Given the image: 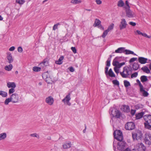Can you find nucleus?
<instances>
[{
    "instance_id": "nucleus-10",
    "label": "nucleus",
    "mask_w": 151,
    "mask_h": 151,
    "mask_svg": "<svg viewBox=\"0 0 151 151\" xmlns=\"http://www.w3.org/2000/svg\"><path fill=\"white\" fill-rule=\"evenodd\" d=\"M70 93H69L66 97L62 100V101L65 104H67V105L70 106L71 105V103L69 102V101L71 99L70 97Z\"/></svg>"
},
{
    "instance_id": "nucleus-5",
    "label": "nucleus",
    "mask_w": 151,
    "mask_h": 151,
    "mask_svg": "<svg viewBox=\"0 0 151 151\" xmlns=\"http://www.w3.org/2000/svg\"><path fill=\"white\" fill-rule=\"evenodd\" d=\"M125 127L126 129L130 130L134 129L135 125L133 122H129L126 124Z\"/></svg>"
},
{
    "instance_id": "nucleus-30",
    "label": "nucleus",
    "mask_w": 151,
    "mask_h": 151,
    "mask_svg": "<svg viewBox=\"0 0 151 151\" xmlns=\"http://www.w3.org/2000/svg\"><path fill=\"white\" fill-rule=\"evenodd\" d=\"M141 70L147 73H150V71L148 67L146 66H145L141 68Z\"/></svg>"
},
{
    "instance_id": "nucleus-11",
    "label": "nucleus",
    "mask_w": 151,
    "mask_h": 151,
    "mask_svg": "<svg viewBox=\"0 0 151 151\" xmlns=\"http://www.w3.org/2000/svg\"><path fill=\"white\" fill-rule=\"evenodd\" d=\"M126 16L129 18H133L135 17V13L129 9H126Z\"/></svg>"
},
{
    "instance_id": "nucleus-41",
    "label": "nucleus",
    "mask_w": 151,
    "mask_h": 151,
    "mask_svg": "<svg viewBox=\"0 0 151 151\" xmlns=\"http://www.w3.org/2000/svg\"><path fill=\"white\" fill-rule=\"evenodd\" d=\"M47 74H48L47 72L43 74V77H46V79H45V81L47 82V83H50V82L49 81H47L48 80V79L49 78L48 76H47Z\"/></svg>"
},
{
    "instance_id": "nucleus-44",
    "label": "nucleus",
    "mask_w": 151,
    "mask_h": 151,
    "mask_svg": "<svg viewBox=\"0 0 151 151\" xmlns=\"http://www.w3.org/2000/svg\"><path fill=\"white\" fill-rule=\"evenodd\" d=\"M16 2L19 4H22L25 2L24 0H16Z\"/></svg>"
},
{
    "instance_id": "nucleus-56",
    "label": "nucleus",
    "mask_w": 151,
    "mask_h": 151,
    "mask_svg": "<svg viewBox=\"0 0 151 151\" xmlns=\"http://www.w3.org/2000/svg\"><path fill=\"white\" fill-rule=\"evenodd\" d=\"M137 59V58H132L129 60V62L130 63H131L135 61Z\"/></svg>"
},
{
    "instance_id": "nucleus-16",
    "label": "nucleus",
    "mask_w": 151,
    "mask_h": 151,
    "mask_svg": "<svg viewBox=\"0 0 151 151\" xmlns=\"http://www.w3.org/2000/svg\"><path fill=\"white\" fill-rule=\"evenodd\" d=\"M101 23V22L99 20V19H95L94 23L93 24V26L95 27L98 26L99 27H100V29L104 30V28L102 26L101 24H100Z\"/></svg>"
},
{
    "instance_id": "nucleus-33",
    "label": "nucleus",
    "mask_w": 151,
    "mask_h": 151,
    "mask_svg": "<svg viewBox=\"0 0 151 151\" xmlns=\"http://www.w3.org/2000/svg\"><path fill=\"white\" fill-rule=\"evenodd\" d=\"M108 74L111 77H115V75L113 72L111 68L109 69L108 72Z\"/></svg>"
},
{
    "instance_id": "nucleus-37",
    "label": "nucleus",
    "mask_w": 151,
    "mask_h": 151,
    "mask_svg": "<svg viewBox=\"0 0 151 151\" xmlns=\"http://www.w3.org/2000/svg\"><path fill=\"white\" fill-rule=\"evenodd\" d=\"M124 111L125 112H127L129 111V108L128 106L124 105L123 106Z\"/></svg>"
},
{
    "instance_id": "nucleus-9",
    "label": "nucleus",
    "mask_w": 151,
    "mask_h": 151,
    "mask_svg": "<svg viewBox=\"0 0 151 151\" xmlns=\"http://www.w3.org/2000/svg\"><path fill=\"white\" fill-rule=\"evenodd\" d=\"M127 22L124 19H122L120 24L119 25V28L120 30L125 29L127 27Z\"/></svg>"
},
{
    "instance_id": "nucleus-42",
    "label": "nucleus",
    "mask_w": 151,
    "mask_h": 151,
    "mask_svg": "<svg viewBox=\"0 0 151 151\" xmlns=\"http://www.w3.org/2000/svg\"><path fill=\"white\" fill-rule=\"evenodd\" d=\"M124 86L126 87H127L130 86V83L126 80L124 81Z\"/></svg>"
},
{
    "instance_id": "nucleus-28",
    "label": "nucleus",
    "mask_w": 151,
    "mask_h": 151,
    "mask_svg": "<svg viewBox=\"0 0 151 151\" xmlns=\"http://www.w3.org/2000/svg\"><path fill=\"white\" fill-rule=\"evenodd\" d=\"M71 144L70 142H67L65 143L63 145V147L64 149H66L69 148L71 146Z\"/></svg>"
},
{
    "instance_id": "nucleus-13",
    "label": "nucleus",
    "mask_w": 151,
    "mask_h": 151,
    "mask_svg": "<svg viewBox=\"0 0 151 151\" xmlns=\"http://www.w3.org/2000/svg\"><path fill=\"white\" fill-rule=\"evenodd\" d=\"M144 141L146 144L149 145H151V135L145 134Z\"/></svg>"
},
{
    "instance_id": "nucleus-29",
    "label": "nucleus",
    "mask_w": 151,
    "mask_h": 151,
    "mask_svg": "<svg viewBox=\"0 0 151 151\" xmlns=\"http://www.w3.org/2000/svg\"><path fill=\"white\" fill-rule=\"evenodd\" d=\"M63 59L64 57L63 56H61L59 58L58 60L55 61V63L59 65L63 63L62 60Z\"/></svg>"
},
{
    "instance_id": "nucleus-3",
    "label": "nucleus",
    "mask_w": 151,
    "mask_h": 151,
    "mask_svg": "<svg viewBox=\"0 0 151 151\" xmlns=\"http://www.w3.org/2000/svg\"><path fill=\"white\" fill-rule=\"evenodd\" d=\"M132 137L134 140H141L142 139V134L140 131L137 130L132 133Z\"/></svg>"
},
{
    "instance_id": "nucleus-15",
    "label": "nucleus",
    "mask_w": 151,
    "mask_h": 151,
    "mask_svg": "<svg viewBox=\"0 0 151 151\" xmlns=\"http://www.w3.org/2000/svg\"><path fill=\"white\" fill-rule=\"evenodd\" d=\"M45 102L48 105H52L54 102V99L51 96H49L45 99Z\"/></svg>"
},
{
    "instance_id": "nucleus-14",
    "label": "nucleus",
    "mask_w": 151,
    "mask_h": 151,
    "mask_svg": "<svg viewBox=\"0 0 151 151\" xmlns=\"http://www.w3.org/2000/svg\"><path fill=\"white\" fill-rule=\"evenodd\" d=\"M12 102L13 103H17L19 100V96L18 95L17 93H13L12 94L11 96Z\"/></svg>"
},
{
    "instance_id": "nucleus-17",
    "label": "nucleus",
    "mask_w": 151,
    "mask_h": 151,
    "mask_svg": "<svg viewBox=\"0 0 151 151\" xmlns=\"http://www.w3.org/2000/svg\"><path fill=\"white\" fill-rule=\"evenodd\" d=\"M148 59L143 57H139L138 59L139 62L141 64H145L147 63Z\"/></svg>"
},
{
    "instance_id": "nucleus-12",
    "label": "nucleus",
    "mask_w": 151,
    "mask_h": 151,
    "mask_svg": "<svg viewBox=\"0 0 151 151\" xmlns=\"http://www.w3.org/2000/svg\"><path fill=\"white\" fill-rule=\"evenodd\" d=\"M119 141L120 142L118 143L117 148L118 150L122 151L124 149L126 143L125 142L122 140Z\"/></svg>"
},
{
    "instance_id": "nucleus-23",
    "label": "nucleus",
    "mask_w": 151,
    "mask_h": 151,
    "mask_svg": "<svg viewBox=\"0 0 151 151\" xmlns=\"http://www.w3.org/2000/svg\"><path fill=\"white\" fill-rule=\"evenodd\" d=\"M7 86L8 88H15L16 85L14 82H8L7 83Z\"/></svg>"
},
{
    "instance_id": "nucleus-48",
    "label": "nucleus",
    "mask_w": 151,
    "mask_h": 151,
    "mask_svg": "<svg viewBox=\"0 0 151 151\" xmlns=\"http://www.w3.org/2000/svg\"><path fill=\"white\" fill-rule=\"evenodd\" d=\"M109 32L107 30H105L103 33V34L102 35V37L103 38L105 37Z\"/></svg>"
},
{
    "instance_id": "nucleus-46",
    "label": "nucleus",
    "mask_w": 151,
    "mask_h": 151,
    "mask_svg": "<svg viewBox=\"0 0 151 151\" xmlns=\"http://www.w3.org/2000/svg\"><path fill=\"white\" fill-rule=\"evenodd\" d=\"M71 2L74 4H77L81 3V1L78 0H71Z\"/></svg>"
},
{
    "instance_id": "nucleus-22",
    "label": "nucleus",
    "mask_w": 151,
    "mask_h": 151,
    "mask_svg": "<svg viewBox=\"0 0 151 151\" xmlns=\"http://www.w3.org/2000/svg\"><path fill=\"white\" fill-rule=\"evenodd\" d=\"M136 32L139 35H141L144 37H147L148 38H151V36L147 35L145 33H143L140 32L139 30H137L136 31Z\"/></svg>"
},
{
    "instance_id": "nucleus-60",
    "label": "nucleus",
    "mask_w": 151,
    "mask_h": 151,
    "mask_svg": "<svg viewBox=\"0 0 151 151\" xmlns=\"http://www.w3.org/2000/svg\"><path fill=\"white\" fill-rule=\"evenodd\" d=\"M109 69L108 67L106 66L105 68V73L106 75H108V72Z\"/></svg>"
},
{
    "instance_id": "nucleus-21",
    "label": "nucleus",
    "mask_w": 151,
    "mask_h": 151,
    "mask_svg": "<svg viewBox=\"0 0 151 151\" xmlns=\"http://www.w3.org/2000/svg\"><path fill=\"white\" fill-rule=\"evenodd\" d=\"M48 65V61L47 59H45L40 64L42 68H44Z\"/></svg>"
},
{
    "instance_id": "nucleus-47",
    "label": "nucleus",
    "mask_w": 151,
    "mask_h": 151,
    "mask_svg": "<svg viewBox=\"0 0 151 151\" xmlns=\"http://www.w3.org/2000/svg\"><path fill=\"white\" fill-rule=\"evenodd\" d=\"M30 136L33 137H36L38 139L40 137L36 133L32 134H30Z\"/></svg>"
},
{
    "instance_id": "nucleus-59",
    "label": "nucleus",
    "mask_w": 151,
    "mask_h": 151,
    "mask_svg": "<svg viewBox=\"0 0 151 151\" xmlns=\"http://www.w3.org/2000/svg\"><path fill=\"white\" fill-rule=\"evenodd\" d=\"M18 51L19 52H22L23 51V49L22 47L20 46L18 47Z\"/></svg>"
},
{
    "instance_id": "nucleus-6",
    "label": "nucleus",
    "mask_w": 151,
    "mask_h": 151,
    "mask_svg": "<svg viewBox=\"0 0 151 151\" xmlns=\"http://www.w3.org/2000/svg\"><path fill=\"white\" fill-rule=\"evenodd\" d=\"M117 58L116 57L114 60L112 64L114 66H115L118 68H120L122 65H124L125 63L122 62L119 63V62L116 61Z\"/></svg>"
},
{
    "instance_id": "nucleus-64",
    "label": "nucleus",
    "mask_w": 151,
    "mask_h": 151,
    "mask_svg": "<svg viewBox=\"0 0 151 151\" xmlns=\"http://www.w3.org/2000/svg\"><path fill=\"white\" fill-rule=\"evenodd\" d=\"M70 71L71 72H73L74 71V69L72 67H71L69 68Z\"/></svg>"
},
{
    "instance_id": "nucleus-1",
    "label": "nucleus",
    "mask_w": 151,
    "mask_h": 151,
    "mask_svg": "<svg viewBox=\"0 0 151 151\" xmlns=\"http://www.w3.org/2000/svg\"><path fill=\"white\" fill-rule=\"evenodd\" d=\"M132 70L130 68L125 66L123 68V71L120 73L123 78H129L132 74Z\"/></svg>"
},
{
    "instance_id": "nucleus-8",
    "label": "nucleus",
    "mask_w": 151,
    "mask_h": 151,
    "mask_svg": "<svg viewBox=\"0 0 151 151\" xmlns=\"http://www.w3.org/2000/svg\"><path fill=\"white\" fill-rule=\"evenodd\" d=\"M117 58L116 57L114 60L112 64L114 66H115L118 68H120L122 65H124L125 63L122 62L119 63V62L116 61Z\"/></svg>"
},
{
    "instance_id": "nucleus-31",
    "label": "nucleus",
    "mask_w": 151,
    "mask_h": 151,
    "mask_svg": "<svg viewBox=\"0 0 151 151\" xmlns=\"http://www.w3.org/2000/svg\"><path fill=\"white\" fill-rule=\"evenodd\" d=\"M141 81L142 82H144L147 81L148 79L147 76H142L140 78Z\"/></svg>"
},
{
    "instance_id": "nucleus-57",
    "label": "nucleus",
    "mask_w": 151,
    "mask_h": 151,
    "mask_svg": "<svg viewBox=\"0 0 151 151\" xmlns=\"http://www.w3.org/2000/svg\"><path fill=\"white\" fill-rule=\"evenodd\" d=\"M71 49L72 50L74 53H76V50L75 47H72L71 48Z\"/></svg>"
},
{
    "instance_id": "nucleus-35",
    "label": "nucleus",
    "mask_w": 151,
    "mask_h": 151,
    "mask_svg": "<svg viewBox=\"0 0 151 151\" xmlns=\"http://www.w3.org/2000/svg\"><path fill=\"white\" fill-rule=\"evenodd\" d=\"M124 4L122 0H119L118 2L117 6L119 7H122L124 6Z\"/></svg>"
},
{
    "instance_id": "nucleus-25",
    "label": "nucleus",
    "mask_w": 151,
    "mask_h": 151,
    "mask_svg": "<svg viewBox=\"0 0 151 151\" xmlns=\"http://www.w3.org/2000/svg\"><path fill=\"white\" fill-rule=\"evenodd\" d=\"M125 48L124 47H121L115 50V52L116 53H122L124 52Z\"/></svg>"
},
{
    "instance_id": "nucleus-58",
    "label": "nucleus",
    "mask_w": 151,
    "mask_h": 151,
    "mask_svg": "<svg viewBox=\"0 0 151 151\" xmlns=\"http://www.w3.org/2000/svg\"><path fill=\"white\" fill-rule=\"evenodd\" d=\"M114 70L115 72L117 74H118L119 73V70L118 68L115 66L114 68Z\"/></svg>"
},
{
    "instance_id": "nucleus-50",
    "label": "nucleus",
    "mask_w": 151,
    "mask_h": 151,
    "mask_svg": "<svg viewBox=\"0 0 151 151\" xmlns=\"http://www.w3.org/2000/svg\"><path fill=\"white\" fill-rule=\"evenodd\" d=\"M138 76V73L137 72H135L131 74V78H133L136 77Z\"/></svg>"
},
{
    "instance_id": "nucleus-55",
    "label": "nucleus",
    "mask_w": 151,
    "mask_h": 151,
    "mask_svg": "<svg viewBox=\"0 0 151 151\" xmlns=\"http://www.w3.org/2000/svg\"><path fill=\"white\" fill-rule=\"evenodd\" d=\"M136 81L137 83L139 84L140 87V89L143 87V85L141 84L140 81L139 80H137Z\"/></svg>"
},
{
    "instance_id": "nucleus-51",
    "label": "nucleus",
    "mask_w": 151,
    "mask_h": 151,
    "mask_svg": "<svg viewBox=\"0 0 151 151\" xmlns=\"http://www.w3.org/2000/svg\"><path fill=\"white\" fill-rule=\"evenodd\" d=\"M15 88H12L10 89L9 90V94H11V93H12L14 92L15 91V90H14Z\"/></svg>"
},
{
    "instance_id": "nucleus-2",
    "label": "nucleus",
    "mask_w": 151,
    "mask_h": 151,
    "mask_svg": "<svg viewBox=\"0 0 151 151\" xmlns=\"http://www.w3.org/2000/svg\"><path fill=\"white\" fill-rule=\"evenodd\" d=\"M110 113L113 117H115L116 118H120L121 117L124 118V117L120 111L116 109H110Z\"/></svg>"
},
{
    "instance_id": "nucleus-49",
    "label": "nucleus",
    "mask_w": 151,
    "mask_h": 151,
    "mask_svg": "<svg viewBox=\"0 0 151 151\" xmlns=\"http://www.w3.org/2000/svg\"><path fill=\"white\" fill-rule=\"evenodd\" d=\"M113 83L115 85L119 86V82L117 80H114L112 81Z\"/></svg>"
},
{
    "instance_id": "nucleus-32",
    "label": "nucleus",
    "mask_w": 151,
    "mask_h": 151,
    "mask_svg": "<svg viewBox=\"0 0 151 151\" xmlns=\"http://www.w3.org/2000/svg\"><path fill=\"white\" fill-rule=\"evenodd\" d=\"M13 68L12 64H10L8 65H6L5 67V69L8 71H10Z\"/></svg>"
},
{
    "instance_id": "nucleus-34",
    "label": "nucleus",
    "mask_w": 151,
    "mask_h": 151,
    "mask_svg": "<svg viewBox=\"0 0 151 151\" xmlns=\"http://www.w3.org/2000/svg\"><path fill=\"white\" fill-rule=\"evenodd\" d=\"M6 133H3L0 134V140L4 139L6 137Z\"/></svg>"
},
{
    "instance_id": "nucleus-45",
    "label": "nucleus",
    "mask_w": 151,
    "mask_h": 151,
    "mask_svg": "<svg viewBox=\"0 0 151 151\" xmlns=\"http://www.w3.org/2000/svg\"><path fill=\"white\" fill-rule=\"evenodd\" d=\"M114 24L113 23L111 24L109 26L107 29L108 31L109 32L112 29L114 28Z\"/></svg>"
},
{
    "instance_id": "nucleus-7",
    "label": "nucleus",
    "mask_w": 151,
    "mask_h": 151,
    "mask_svg": "<svg viewBox=\"0 0 151 151\" xmlns=\"http://www.w3.org/2000/svg\"><path fill=\"white\" fill-rule=\"evenodd\" d=\"M117 58L116 57L114 60L112 64L114 66H115L118 68H120L122 65H124L125 63L122 62L119 63V62L116 61Z\"/></svg>"
},
{
    "instance_id": "nucleus-52",
    "label": "nucleus",
    "mask_w": 151,
    "mask_h": 151,
    "mask_svg": "<svg viewBox=\"0 0 151 151\" xmlns=\"http://www.w3.org/2000/svg\"><path fill=\"white\" fill-rule=\"evenodd\" d=\"M125 4L127 6L124 7V8L125 9H129L130 8V7L129 5V2L127 1H125Z\"/></svg>"
},
{
    "instance_id": "nucleus-54",
    "label": "nucleus",
    "mask_w": 151,
    "mask_h": 151,
    "mask_svg": "<svg viewBox=\"0 0 151 151\" xmlns=\"http://www.w3.org/2000/svg\"><path fill=\"white\" fill-rule=\"evenodd\" d=\"M59 23H57V24H55L53 27V30H55L56 29H58V26L59 25Z\"/></svg>"
},
{
    "instance_id": "nucleus-38",
    "label": "nucleus",
    "mask_w": 151,
    "mask_h": 151,
    "mask_svg": "<svg viewBox=\"0 0 151 151\" xmlns=\"http://www.w3.org/2000/svg\"><path fill=\"white\" fill-rule=\"evenodd\" d=\"M150 124L145 123L144 124L145 128L151 130V125Z\"/></svg>"
},
{
    "instance_id": "nucleus-43",
    "label": "nucleus",
    "mask_w": 151,
    "mask_h": 151,
    "mask_svg": "<svg viewBox=\"0 0 151 151\" xmlns=\"http://www.w3.org/2000/svg\"><path fill=\"white\" fill-rule=\"evenodd\" d=\"M12 102L11 98H9L6 99L4 101V104L5 105H8L9 102Z\"/></svg>"
},
{
    "instance_id": "nucleus-4",
    "label": "nucleus",
    "mask_w": 151,
    "mask_h": 151,
    "mask_svg": "<svg viewBox=\"0 0 151 151\" xmlns=\"http://www.w3.org/2000/svg\"><path fill=\"white\" fill-rule=\"evenodd\" d=\"M113 135L115 138L119 141H122L123 139V135L122 132L119 130H117L114 131Z\"/></svg>"
},
{
    "instance_id": "nucleus-26",
    "label": "nucleus",
    "mask_w": 151,
    "mask_h": 151,
    "mask_svg": "<svg viewBox=\"0 0 151 151\" xmlns=\"http://www.w3.org/2000/svg\"><path fill=\"white\" fill-rule=\"evenodd\" d=\"M140 91L142 93L143 95L145 97L147 96L148 95V93L147 92L145 91L143 87L140 89Z\"/></svg>"
},
{
    "instance_id": "nucleus-39",
    "label": "nucleus",
    "mask_w": 151,
    "mask_h": 151,
    "mask_svg": "<svg viewBox=\"0 0 151 151\" xmlns=\"http://www.w3.org/2000/svg\"><path fill=\"white\" fill-rule=\"evenodd\" d=\"M7 95L6 92L3 91H0V95H1L3 97H6Z\"/></svg>"
},
{
    "instance_id": "nucleus-20",
    "label": "nucleus",
    "mask_w": 151,
    "mask_h": 151,
    "mask_svg": "<svg viewBox=\"0 0 151 151\" xmlns=\"http://www.w3.org/2000/svg\"><path fill=\"white\" fill-rule=\"evenodd\" d=\"M137 146L138 147L137 149L140 150L141 149L142 150V151H145L146 149L143 144L142 143H139L137 145Z\"/></svg>"
},
{
    "instance_id": "nucleus-40",
    "label": "nucleus",
    "mask_w": 151,
    "mask_h": 151,
    "mask_svg": "<svg viewBox=\"0 0 151 151\" xmlns=\"http://www.w3.org/2000/svg\"><path fill=\"white\" fill-rule=\"evenodd\" d=\"M41 68L40 67L34 66L33 68V70L35 72H38L40 71Z\"/></svg>"
},
{
    "instance_id": "nucleus-24",
    "label": "nucleus",
    "mask_w": 151,
    "mask_h": 151,
    "mask_svg": "<svg viewBox=\"0 0 151 151\" xmlns=\"http://www.w3.org/2000/svg\"><path fill=\"white\" fill-rule=\"evenodd\" d=\"M139 67V65L137 63H134L132 65V69L133 70H137Z\"/></svg>"
},
{
    "instance_id": "nucleus-27",
    "label": "nucleus",
    "mask_w": 151,
    "mask_h": 151,
    "mask_svg": "<svg viewBox=\"0 0 151 151\" xmlns=\"http://www.w3.org/2000/svg\"><path fill=\"white\" fill-rule=\"evenodd\" d=\"M144 114V113L143 112H141L136 114V119H138L141 118L143 117Z\"/></svg>"
},
{
    "instance_id": "nucleus-36",
    "label": "nucleus",
    "mask_w": 151,
    "mask_h": 151,
    "mask_svg": "<svg viewBox=\"0 0 151 151\" xmlns=\"http://www.w3.org/2000/svg\"><path fill=\"white\" fill-rule=\"evenodd\" d=\"M124 52H125V54L127 55L132 54H133L134 55H136L135 53H134L133 52L130 51V50H125Z\"/></svg>"
},
{
    "instance_id": "nucleus-53",
    "label": "nucleus",
    "mask_w": 151,
    "mask_h": 151,
    "mask_svg": "<svg viewBox=\"0 0 151 151\" xmlns=\"http://www.w3.org/2000/svg\"><path fill=\"white\" fill-rule=\"evenodd\" d=\"M110 62L111 60L110 58H108L107 60L106 61V66L109 67L110 65Z\"/></svg>"
},
{
    "instance_id": "nucleus-18",
    "label": "nucleus",
    "mask_w": 151,
    "mask_h": 151,
    "mask_svg": "<svg viewBox=\"0 0 151 151\" xmlns=\"http://www.w3.org/2000/svg\"><path fill=\"white\" fill-rule=\"evenodd\" d=\"M144 118L146 122L148 123H151V115H147L144 116Z\"/></svg>"
},
{
    "instance_id": "nucleus-61",
    "label": "nucleus",
    "mask_w": 151,
    "mask_h": 151,
    "mask_svg": "<svg viewBox=\"0 0 151 151\" xmlns=\"http://www.w3.org/2000/svg\"><path fill=\"white\" fill-rule=\"evenodd\" d=\"M129 24L133 26H134L136 25V23L132 22H129Z\"/></svg>"
},
{
    "instance_id": "nucleus-63",
    "label": "nucleus",
    "mask_w": 151,
    "mask_h": 151,
    "mask_svg": "<svg viewBox=\"0 0 151 151\" xmlns=\"http://www.w3.org/2000/svg\"><path fill=\"white\" fill-rule=\"evenodd\" d=\"M15 47L14 46H12L9 48V50L10 51H13L15 50Z\"/></svg>"
},
{
    "instance_id": "nucleus-19",
    "label": "nucleus",
    "mask_w": 151,
    "mask_h": 151,
    "mask_svg": "<svg viewBox=\"0 0 151 151\" xmlns=\"http://www.w3.org/2000/svg\"><path fill=\"white\" fill-rule=\"evenodd\" d=\"M7 58L9 63H11L13 62V59L10 52H8L7 53Z\"/></svg>"
},
{
    "instance_id": "nucleus-62",
    "label": "nucleus",
    "mask_w": 151,
    "mask_h": 151,
    "mask_svg": "<svg viewBox=\"0 0 151 151\" xmlns=\"http://www.w3.org/2000/svg\"><path fill=\"white\" fill-rule=\"evenodd\" d=\"M136 112V110H131V113L132 115H133Z\"/></svg>"
}]
</instances>
